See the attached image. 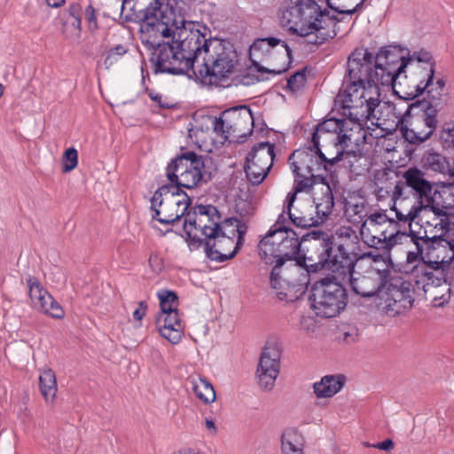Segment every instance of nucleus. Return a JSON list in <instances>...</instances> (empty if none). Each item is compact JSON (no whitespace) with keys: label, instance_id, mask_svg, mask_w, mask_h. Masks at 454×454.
Instances as JSON below:
<instances>
[{"label":"nucleus","instance_id":"nucleus-1","mask_svg":"<svg viewBox=\"0 0 454 454\" xmlns=\"http://www.w3.org/2000/svg\"><path fill=\"white\" fill-rule=\"evenodd\" d=\"M184 0H152L141 25L143 43L154 48L155 73L181 74L194 68L204 83L231 80L239 70V57L231 43L206 39L207 28L187 21Z\"/></svg>","mask_w":454,"mask_h":454},{"label":"nucleus","instance_id":"nucleus-2","mask_svg":"<svg viewBox=\"0 0 454 454\" xmlns=\"http://www.w3.org/2000/svg\"><path fill=\"white\" fill-rule=\"evenodd\" d=\"M373 55L366 49H356L348 60L350 84L342 89L336 97V105L342 114L353 121L350 130L365 135L363 123L370 122L380 130H372V135L383 137L390 134L402 123L403 114L396 111L394 104L382 101L380 81H376L372 69Z\"/></svg>","mask_w":454,"mask_h":454},{"label":"nucleus","instance_id":"nucleus-3","mask_svg":"<svg viewBox=\"0 0 454 454\" xmlns=\"http://www.w3.org/2000/svg\"><path fill=\"white\" fill-rule=\"evenodd\" d=\"M372 69L383 86H392L395 94L413 99L424 92L438 99L445 82L435 76V64L426 51H411L399 45L381 48L372 59Z\"/></svg>","mask_w":454,"mask_h":454},{"label":"nucleus","instance_id":"nucleus-4","mask_svg":"<svg viewBox=\"0 0 454 454\" xmlns=\"http://www.w3.org/2000/svg\"><path fill=\"white\" fill-rule=\"evenodd\" d=\"M278 16L291 33L302 37L315 36L310 41L314 43H321L335 35L330 27L336 17L322 10L314 0H291L280 8Z\"/></svg>","mask_w":454,"mask_h":454},{"label":"nucleus","instance_id":"nucleus-5","mask_svg":"<svg viewBox=\"0 0 454 454\" xmlns=\"http://www.w3.org/2000/svg\"><path fill=\"white\" fill-rule=\"evenodd\" d=\"M391 268L393 262L388 254H366L358 258L347 269L353 291L363 297L375 295L387 283Z\"/></svg>","mask_w":454,"mask_h":454},{"label":"nucleus","instance_id":"nucleus-6","mask_svg":"<svg viewBox=\"0 0 454 454\" xmlns=\"http://www.w3.org/2000/svg\"><path fill=\"white\" fill-rule=\"evenodd\" d=\"M314 149H300L289 157V164L296 176V192L312 191L315 193L320 184H325L323 172L325 171V162L334 163L340 158L329 156L322 146Z\"/></svg>","mask_w":454,"mask_h":454},{"label":"nucleus","instance_id":"nucleus-7","mask_svg":"<svg viewBox=\"0 0 454 454\" xmlns=\"http://www.w3.org/2000/svg\"><path fill=\"white\" fill-rule=\"evenodd\" d=\"M336 108L344 118L343 120L331 118L320 123L312 137L315 146H322L333 158H340L345 150L352 145H358L364 139V134L350 130L353 121L342 114V109L335 104Z\"/></svg>","mask_w":454,"mask_h":454},{"label":"nucleus","instance_id":"nucleus-8","mask_svg":"<svg viewBox=\"0 0 454 454\" xmlns=\"http://www.w3.org/2000/svg\"><path fill=\"white\" fill-rule=\"evenodd\" d=\"M319 191L321 198L314 197L313 201L309 200L300 201L297 207H294L296 190L289 192L286 197L287 210L290 220L294 225L301 228H309L323 223L332 211L333 206V196L330 186L327 184H320Z\"/></svg>","mask_w":454,"mask_h":454},{"label":"nucleus","instance_id":"nucleus-9","mask_svg":"<svg viewBox=\"0 0 454 454\" xmlns=\"http://www.w3.org/2000/svg\"><path fill=\"white\" fill-rule=\"evenodd\" d=\"M308 277V272L296 262L290 260L285 265L278 259L270 274V286L280 301H294L304 293Z\"/></svg>","mask_w":454,"mask_h":454},{"label":"nucleus","instance_id":"nucleus-10","mask_svg":"<svg viewBox=\"0 0 454 454\" xmlns=\"http://www.w3.org/2000/svg\"><path fill=\"white\" fill-rule=\"evenodd\" d=\"M189 205V197L178 187L161 186L151 200L153 221L164 225L172 224L184 215Z\"/></svg>","mask_w":454,"mask_h":454},{"label":"nucleus","instance_id":"nucleus-11","mask_svg":"<svg viewBox=\"0 0 454 454\" xmlns=\"http://www.w3.org/2000/svg\"><path fill=\"white\" fill-rule=\"evenodd\" d=\"M220 225L215 207L200 205L189 211L184 218V231L190 249L199 247L203 237L207 239L215 234Z\"/></svg>","mask_w":454,"mask_h":454},{"label":"nucleus","instance_id":"nucleus-12","mask_svg":"<svg viewBox=\"0 0 454 454\" xmlns=\"http://www.w3.org/2000/svg\"><path fill=\"white\" fill-rule=\"evenodd\" d=\"M403 232L398 224L384 213L371 215L361 225L360 235L369 247L390 250L396 246L399 237Z\"/></svg>","mask_w":454,"mask_h":454},{"label":"nucleus","instance_id":"nucleus-13","mask_svg":"<svg viewBox=\"0 0 454 454\" xmlns=\"http://www.w3.org/2000/svg\"><path fill=\"white\" fill-rule=\"evenodd\" d=\"M311 308L322 317L339 315L347 305V294L342 286L331 279L316 283L310 294Z\"/></svg>","mask_w":454,"mask_h":454},{"label":"nucleus","instance_id":"nucleus-14","mask_svg":"<svg viewBox=\"0 0 454 454\" xmlns=\"http://www.w3.org/2000/svg\"><path fill=\"white\" fill-rule=\"evenodd\" d=\"M239 239V221L233 218L223 221L216 233L207 238V256L215 262L233 258L239 249V243L236 240Z\"/></svg>","mask_w":454,"mask_h":454},{"label":"nucleus","instance_id":"nucleus-15","mask_svg":"<svg viewBox=\"0 0 454 454\" xmlns=\"http://www.w3.org/2000/svg\"><path fill=\"white\" fill-rule=\"evenodd\" d=\"M269 231L268 234L261 240L260 247L263 252L275 254L278 257L291 259L296 257L301 243L298 234L293 230L282 225L280 220Z\"/></svg>","mask_w":454,"mask_h":454},{"label":"nucleus","instance_id":"nucleus-16","mask_svg":"<svg viewBox=\"0 0 454 454\" xmlns=\"http://www.w3.org/2000/svg\"><path fill=\"white\" fill-rule=\"evenodd\" d=\"M217 124L223 141H239L252 133L254 116L247 106H242L224 111Z\"/></svg>","mask_w":454,"mask_h":454},{"label":"nucleus","instance_id":"nucleus-17","mask_svg":"<svg viewBox=\"0 0 454 454\" xmlns=\"http://www.w3.org/2000/svg\"><path fill=\"white\" fill-rule=\"evenodd\" d=\"M203 168L201 158L193 153H188L168 165L167 176L179 186L193 188L201 180Z\"/></svg>","mask_w":454,"mask_h":454},{"label":"nucleus","instance_id":"nucleus-18","mask_svg":"<svg viewBox=\"0 0 454 454\" xmlns=\"http://www.w3.org/2000/svg\"><path fill=\"white\" fill-rule=\"evenodd\" d=\"M191 142L205 152H211L214 145L223 143L217 118L209 115H195L189 129Z\"/></svg>","mask_w":454,"mask_h":454},{"label":"nucleus","instance_id":"nucleus-19","mask_svg":"<svg viewBox=\"0 0 454 454\" xmlns=\"http://www.w3.org/2000/svg\"><path fill=\"white\" fill-rule=\"evenodd\" d=\"M281 350L276 342H268L263 348L256 370V379L261 389L270 391L275 387L280 372Z\"/></svg>","mask_w":454,"mask_h":454},{"label":"nucleus","instance_id":"nucleus-20","mask_svg":"<svg viewBox=\"0 0 454 454\" xmlns=\"http://www.w3.org/2000/svg\"><path fill=\"white\" fill-rule=\"evenodd\" d=\"M274 159V146L262 142L253 147L247 157L245 171L253 184H260L267 176Z\"/></svg>","mask_w":454,"mask_h":454},{"label":"nucleus","instance_id":"nucleus-21","mask_svg":"<svg viewBox=\"0 0 454 454\" xmlns=\"http://www.w3.org/2000/svg\"><path fill=\"white\" fill-rule=\"evenodd\" d=\"M436 119L426 112L408 114L403 118L401 130L411 144H420L427 140L436 128Z\"/></svg>","mask_w":454,"mask_h":454},{"label":"nucleus","instance_id":"nucleus-22","mask_svg":"<svg viewBox=\"0 0 454 454\" xmlns=\"http://www.w3.org/2000/svg\"><path fill=\"white\" fill-rule=\"evenodd\" d=\"M398 237L396 246L401 245L406 253L405 261L401 263L400 270L406 274L420 271L429 278L431 273L426 270L427 263L424 261L425 249L420 245L421 239L405 232Z\"/></svg>","mask_w":454,"mask_h":454},{"label":"nucleus","instance_id":"nucleus-23","mask_svg":"<svg viewBox=\"0 0 454 454\" xmlns=\"http://www.w3.org/2000/svg\"><path fill=\"white\" fill-rule=\"evenodd\" d=\"M27 286L31 305L35 310L53 318L61 319L65 317V311L61 305L54 300L36 278H29Z\"/></svg>","mask_w":454,"mask_h":454},{"label":"nucleus","instance_id":"nucleus-24","mask_svg":"<svg viewBox=\"0 0 454 454\" xmlns=\"http://www.w3.org/2000/svg\"><path fill=\"white\" fill-rule=\"evenodd\" d=\"M424 252V261L432 270H444L454 260V247L449 239L441 237L430 238Z\"/></svg>","mask_w":454,"mask_h":454},{"label":"nucleus","instance_id":"nucleus-25","mask_svg":"<svg viewBox=\"0 0 454 454\" xmlns=\"http://www.w3.org/2000/svg\"><path fill=\"white\" fill-rule=\"evenodd\" d=\"M450 215L431 202L423 205L418 215L419 223L424 229L427 238H437L442 235Z\"/></svg>","mask_w":454,"mask_h":454},{"label":"nucleus","instance_id":"nucleus-26","mask_svg":"<svg viewBox=\"0 0 454 454\" xmlns=\"http://www.w3.org/2000/svg\"><path fill=\"white\" fill-rule=\"evenodd\" d=\"M377 306L382 313L395 317L403 310L411 308L412 300L409 292H403L399 288L391 287L381 296L380 301Z\"/></svg>","mask_w":454,"mask_h":454},{"label":"nucleus","instance_id":"nucleus-27","mask_svg":"<svg viewBox=\"0 0 454 454\" xmlns=\"http://www.w3.org/2000/svg\"><path fill=\"white\" fill-rule=\"evenodd\" d=\"M398 190V187L395 188ZM395 201L392 209L395 212L397 219L401 222L411 223L417 219L424 205L423 199L416 195L403 196L401 192L395 191Z\"/></svg>","mask_w":454,"mask_h":454},{"label":"nucleus","instance_id":"nucleus-28","mask_svg":"<svg viewBox=\"0 0 454 454\" xmlns=\"http://www.w3.org/2000/svg\"><path fill=\"white\" fill-rule=\"evenodd\" d=\"M156 325L161 337L172 344L181 341L184 334V324L179 312L157 315Z\"/></svg>","mask_w":454,"mask_h":454},{"label":"nucleus","instance_id":"nucleus-29","mask_svg":"<svg viewBox=\"0 0 454 454\" xmlns=\"http://www.w3.org/2000/svg\"><path fill=\"white\" fill-rule=\"evenodd\" d=\"M427 202H431L450 215H454V183H434Z\"/></svg>","mask_w":454,"mask_h":454},{"label":"nucleus","instance_id":"nucleus-30","mask_svg":"<svg viewBox=\"0 0 454 454\" xmlns=\"http://www.w3.org/2000/svg\"><path fill=\"white\" fill-rule=\"evenodd\" d=\"M345 384L343 374H327L313 383V393L317 399H331L342 390Z\"/></svg>","mask_w":454,"mask_h":454},{"label":"nucleus","instance_id":"nucleus-31","mask_svg":"<svg viewBox=\"0 0 454 454\" xmlns=\"http://www.w3.org/2000/svg\"><path fill=\"white\" fill-rule=\"evenodd\" d=\"M279 39L275 37L260 38L250 46L249 57L253 65L259 70L263 69V64H267L273 51L276 49Z\"/></svg>","mask_w":454,"mask_h":454},{"label":"nucleus","instance_id":"nucleus-32","mask_svg":"<svg viewBox=\"0 0 454 454\" xmlns=\"http://www.w3.org/2000/svg\"><path fill=\"white\" fill-rule=\"evenodd\" d=\"M276 46V49L273 51L267 62V67L263 66L262 70L280 74L286 71L290 67L292 61L291 50L282 40H278Z\"/></svg>","mask_w":454,"mask_h":454},{"label":"nucleus","instance_id":"nucleus-33","mask_svg":"<svg viewBox=\"0 0 454 454\" xmlns=\"http://www.w3.org/2000/svg\"><path fill=\"white\" fill-rule=\"evenodd\" d=\"M403 178L406 184L418 193L416 197L424 199L427 202L434 184L424 177V173L416 168H411L404 172Z\"/></svg>","mask_w":454,"mask_h":454},{"label":"nucleus","instance_id":"nucleus-34","mask_svg":"<svg viewBox=\"0 0 454 454\" xmlns=\"http://www.w3.org/2000/svg\"><path fill=\"white\" fill-rule=\"evenodd\" d=\"M192 390L197 398L204 404H211L216 400V394L213 385L207 379L201 376L191 377Z\"/></svg>","mask_w":454,"mask_h":454},{"label":"nucleus","instance_id":"nucleus-35","mask_svg":"<svg viewBox=\"0 0 454 454\" xmlns=\"http://www.w3.org/2000/svg\"><path fill=\"white\" fill-rule=\"evenodd\" d=\"M39 387L45 402L52 403L56 398L58 386L56 375L51 369L45 367L40 371Z\"/></svg>","mask_w":454,"mask_h":454},{"label":"nucleus","instance_id":"nucleus-36","mask_svg":"<svg viewBox=\"0 0 454 454\" xmlns=\"http://www.w3.org/2000/svg\"><path fill=\"white\" fill-rule=\"evenodd\" d=\"M422 164L427 170L441 174L454 175V170L448 159L438 153L427 152L425 153L422 158Z\"/></svg>","mask_w":454,"mask_h":454},{"label":"nucleus","instance_id":"nucleus-37","mask_svg":"<svg viewBox=\"0 0 454 454\" xmlns=\"http://www.w3.org/2000/svg\"><path fill=\"white\" fill-rule=\"evenodd\" d=\"M306 440L301 430L294 427H286L280 439V450L305 449Z\"/></svg>","mask_w":454,"mask_h":454},{"label":"nucleus","instance_id":"nucleus-38","mask_svg":"<svg viewBox=\"0 0 454 454\" xmlns=\"http://www.w3.org/2000/svg\"><path fill=\"white\" fill-rule=\"evenodd\" d=\"M366 215L364 199L349 196L345 202V215L351 223H359Z\"/></svg>","mask_w":454,"mask_h":454},{"label":"nucleus","instance_id":"nucleus-39","mask_svg":"<svg viewBox=\"0 0 454 454\" xmlns=\"http://www.w3.org/2000/svg\"><path fill=\"white\" fill-rule=\"evenodd\" d=\"M304 243H309V248L312 250H318V258L321 260L325 259L331 249V244L324 233L312 232L307 235V238L303 239Z\"/></svg>","mask_w":454,"mask_h":454},{"label":"nucleus","instance_id":"nucleus-40","mask_svg":"<svg viewBox=\"0 0 454 454\" xmlns=\"http://www.w3.org/2000/svg\"><path fill=\"white\" fill-rule=\"evenodd\" d=\"M157 297L159 299L160 308V310L158 313V315L179 312L178 298L174 292L166 289L160 290L157 293Z\"/></svg>","mask_w":454,"mask_h":454},{"label":"nucleus","instance_id":"nucleus-41","mask_svg":"<svg viewBox=\"0 0 454 454\" xmlns=\"http://www.w3.org/2000/svg\"><path fill=\"white\" fill-rule=\"evenodd\" d=\"M328 6L340 14L351 15L359 10L363 0H326Z\"/></svg>","mask_w":454,"mask_h":454},{"label":"nucleus","instance_id":"nucleus-42","mask_svg":"<svg viewBox=\"0 0 454 454\" xmlns=\"http://www.w3.org/2000/svg\"><path fill=\"white\" fill-rule=\"evenodd\" d=\"M78 165V152L74 147L67 148L61 159V167L64 173L74 170Z\"/></svg>","mask_w":454,"mask_h":454},{"label":"nucleus","instance_id":"nucleus-43","mask_svg":"<svg viewBox=\"0 0 454 454\" xmlns=\"http://www.w3.org/2000/svg\"><path fill=\"white\" fill-rule=\"evenodd\" d=\"M433 295L435 306H442L450 300V288L447 284L440 285L433 290Z\"/></svg>","mask_w":454,"mask_h":454},{"label":"nucleus","instance_id":"nucleus-44","mask_svg":"<svg viewBox=\"0 0 454 454\" xmlns=\"http://www.w3.org/2000/svg\"><path fill=\"white\" fill-rule=\"evenodd\" d=\"M306 82L304 72H297L292 75L287 81V87L292 91H297L301 90Z\"/></svg>","mask_w":454,"mask_h":454},{"label":"nucleus","instance_id":"nucleus-45","mask_svg":"<svg viewBox=\"0 0 454 454\" xmlns=\"http://www.w3.org/2000/svg\"><path fill=\"white\" fill-rule=\"evenodd\" d=\"M441 142L443 147L454 150V126L448 127L442 131Z\"/></svg>","mask_w":454,"mask_h":454},{"label":"nucleus","instance_id":"nucleus-46","mask_svg":"<svg viewBox=\"0 0 454 454\" xmlns=\"http://www.w3.org/2000/svg\"><path fill=\"white\" fill-rule=\"evenodd\" d=\"M203 427L208 436H215L218 433L216 423L212 418L204 419Z\"/></svg>","mask_w":454,"mask_h":454},{"label":"nucleus","instance_id":"nucleus-47","mask_svg":"<svg viewBox=\"0 0 454 454\" xmlns=\"http://www.w3.org/2000/svg\"><path fill=\"white\" fill-rule=\"evenodd\" d=\"M442 238L443 239H449L452 243L454 247V222L448 221L445 228L444 232H442Z\"/></svg>","mask_w":454,"mask_h":454},{"label":"nucleus","instance_id":"nucleus-48","mask_svg":"<svg viewBox=\"0 0 454 454\" xmlns=\"http://www.w3.org/2000/svg\"><path fill=\"white\" fill-rule=\"evenodd\" d=\"M85 17L86 20L89 22V28L90 30H95L98 27L97 22H96V17L94 13V9L90 6H89L85 11Z\"/></svg>","mask_w":454,"mask_h":454},{"label":"nucleus","instance_id":"nucleus-49","mask_svg":"<svg viewBox=\"0 0 454 454\" xmlns=\"http://www.w3.org/2000/svg\"><path fill=\"white\" fill-rule=\"evenodd\" d=\"M149 265L153 271L159 272L162 268V260L156 254H152L149 258Z\"/></svg>","mask_w":454,"mask_h":454},{"label":"nucleus","instance_id":"nucleus-50","mask_svg":"<svg viewBox=\"0 0 454 454\" xmlns=\"http://www.w3.org/2000/svg\"><path fill=\"white\" fill-rule=\"evenodd\" d=\"M147 305L145 301H140L138 307L133 311V317L137 321H141L145 315Z\"/></svg>","mask_w":454,"mask_h":454},{"label":"nucleus","instance_id":"nucleus-51","mask_svg":"<svg viewBox=\"0 0 454 454\" xmlns=\"http://www.w3.org/2000/svg\"><path fill=\"white\" fill-rule=\"evenodd\" d=\"M372 446L378 450H385V451H391L395 447V443L391 439H387L383 442L375 443Z\"/></svg>","mask_w":454,"mask_h":454},{"label":"nucleus","instance_id":"nucleus-52","mask_svg":"<svg viewBox=\"0 0 454 454\" xmlns=\"http://www.w3.org/2000/svg\"><path fill=\"white\" fill-rule=\"evenodd\" d=\"M119 58L115 56L112 51H109L106 59H105V65L107 68L112 67L114 63L118 61Z\"/></svg>","mask_w":454,"mask_h":454},{"label":"nucleus","instance_id":"nucleus-53","mask_svg":"<svg viewBox=\"0 0 454 454\" xmlns=\"http://www.w3.org/2000/svg\"><path fill=\"white\" fill-rule=\"evenodd\" d=\"M73 27H74V36L79 37L81 35V20L79 18H77V17L74 18Z\"/></svg>","mask_w":454,"mask_h":454},{"label":"nucleus","instance_id":"nucleus-54","mask_svg":"<svg viewBox=\"0 0 454 454\" xmlns=\"http://www.w3.org/2000/svg\"><path fill=\"white\" fill-rule=\"evenodd\" d=\"M170 454H204V453L200 452V451H196V450H194L192 449H190V448H183V449H179V450H174Z\"/></svg>","mask_w":454,"mask_h":454},{"label":"nucleus","instance_id":"nucleus-55","mask_svg":"<svg viewBox=\"0 0 454 454\" xmlns=\"http://www.w3.org/2000/svg\"><path fill=\"white\" fill-rule=\"evenodd\" d=\"M49 6L58 8L65 4V0H46Z\"/></svg>","mask_w":454,"mask_h":454},{"label":"nucleus","instance_id":"nucleus-56","mask_svg":"<svg viewBox=\"0 0 454 454\" xmlns=\"http://www.w3.org/2000/svg\"><path fill=\"white\" fill-rule=\"evenodd\" d=\"M110 51H112L114 54H115V56L117 58H120L121 56L125 54L126 50L122 46L118 45L114 49L111 50Z\"/></svg>","mask_w":454,"mask_h":454},{"label":"nucleus","instance_id":"nucleus-57","mask_svg":"<svg viewBox=\"0 0 454 454\" xmlns=\"http://www.w3.org/2000/svg\"><path fill=\"white\" fill-rule=\"evenodd\" d=\"M281 454H304V449L280 450Z\"/></svg>","mask_w":454,"mask_h":454},{"label":"nucleus","instance_id":"nucleus-58","mask_svg":"<svg viewBox=\"0 0 454 454\" xmlns=\"http://www.w3.org/2000/svg\"><path fill=\"white\" fill-rule=\"evenodd\" d=\"M350 336H351V335H350L349 333H346L344 334V340H348V338H349Z\"/></svg>","mask_w":454,"mask_h":454},{"label":"nucleus","instance_id":"nucleus-59","mask_svg":"<svg viewBox=\"0 0 454 454\" xmlns=\"http://www.w3.org/2000/svg\"><path fill=\"white\" fill-rule=\"evenodd\" d=\"M341 268H342V271H341V273H345V270H344V268H343V267H341Z\"/></svg>","mask_w":454,"mask_h":454},{"label":"nucleus","instance_id":"nucleus-60","mask_svg":"<svg viewBox=\"0 0 454 454\" xmlns=\"http://www.w3.org/2000/svg\"><path fill=\"white\" fill-rule=\"evenodd\" d=\"M363 1L364 2L365 0H363Z\"/></svg>","mask_w":454,"mask_h":454}]
</instances>
